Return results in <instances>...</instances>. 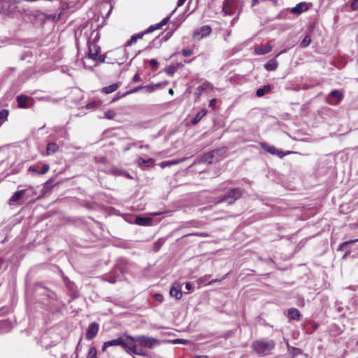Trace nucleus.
Returning <instances> with one entry per match:
<instances>
[{"label":"nucleus","mask_w":358,"mask_h":358,"mask_svg":"<svg viewBox=\"0 0 358 358\" xmlns=\"http://www.w3.org/2000/svg\"><path fill=\"white\" fill-rule=\"evenodd\" d=\"M160 343V340L148 336L141 335L132 336L125 335V338L120 336L116 339L104 342L101 350L103 352H105L108 347L121 345L124 351L129 355L134 354L147 357L148 352L144 348L152 349L159 345Z\"/></svg>","instance_id":"nucleus-1"},{"label":"nucleus","mask_w":358,"mask_h":358,"mask_svg":"<svg viewBox=\"0 0 358 358\" xmlns=\"http://www.w3.org/2000/svg\"><path fill=\"white\" fill-rule=\"evenodd\" d=\"M275 343L273 340L264 338L254 341L251 345L253 352L259 356H266L275 348Z\"/></svg>","instance_id":"nucleus-2"},{"label":"nucleus","mask_w":358,"mask_h":358,"mask_svg":"<svg viewBox=\"0 0 358 358\" xmlns=\"http://www.w3.org/2000/svg\"><path fill=\"white\" fill-rule=\"evenodd\" d=\"M100 50V47L96 43H89L87 58L95 62L96 64L103 63L106 59V55H99Z\"/></svg>","instance_id":"nucleus-3"},{"label":"nucleus","mask_w":358,"mask_h":358,"mask_svg":"<svg viewBox=\"0 0 358 358\" xmlns=\"http://www.w3.org/2000/svg\"><path fill=\"white\" fill-rule=\"evenodd\" d=\"M242 195V189L240 188L231 189L221 199V202L232 204Z\"/></svg>","instance_id":"nucleus-4"},{"label":"nucleus","mask_w":358,"mask_h":358,"mask_svg":"<svg viewBox=\"0 0 358 358\" xmlns=\"http://www.w3.org/2000/svg\"><path fill=\"white\" fill-rule=\"evenodd\" d=\"M260 146L266 152H267L273 155H277L280 158L291 153V152H289V151L284 152L277 149L275 147L265 142L260 143Z\"/></svg>","instance_id":"nucleus-5"},{"label":"nucleus","mask_w":358,"mask_h":358,"mask_svg":"<svg viewBox=\"0 0 358 358\" xmlns=\"http://www.w3.org/2000/svg\"><path fill=\"white\" fill-rule=\"evenodd\" d=\"M120 273L123 274L122 269L121 268H115L111 273L103 275L101 278L105 281L113 284L120 280Z\"/></svg>","instance_id":"nucleus-6"},{"label":"nucleus","mask_w":358,"mask_h":358,"mask_svg":"<svg viewBox=\"0 0 358 358\" xmlns=\"http://www.w3.org/2000/svg\"><path fill=\"white\" fill-rule=\"evenodd\" d=\"M224 152V149H216L213 150L208 153L204 154L201 157V161L205 163L212 164L214 159L215 160L219 159V155Z\"/></svg>","instance_id":"nucleus-7"},{"label":"nucleus","mask_w":358,"mask_h":358,"mask_svg":"<svg viewBox=\"0 0 358 358\" xmlns=\"http://www.w3.org/2000/svg\"><path fill=\"white\" fill-rule=\"evenodd\" d=\"M212 32V29L209 25H204L199 29L194 31L193 38L195 40L200 41L206 36H208Z\"/></svg>","instance_id":"nucleus-8"},{"label":"nucleus","mask_w":358,"mask_h":358,"mask_svg":"<svg viewBox=\"0 0 358 358\" xmlns=\"http://www.w3.org/2000/svg\"><path fill=\"white\" fill-rule=\"evenodd\" d=\"M343 96L341 92L338 90H333L330 92L327 97V102L333 106L338 104L343 99Z\"/></svg>","instance_id":"nucleus-9"},{"label":"nucleus","mask_w":358,"mask_h":358,"mask_svg":"<svg viewBox=\"0 0 358 358\" xmlns=\"http://www.w3.org/2000/svg\"><path fill=\"white\" fill-rule=\"evenodd\" d=\"M99 329V326L97 323L93 322L90 324L86 333V338L88 340L93 339L96 336Z\"/></svg>","instance_id":"nucleus-10"},{"label":"nucleus","mask_w":358,"mask_h":358,"mask_svg":"<svg viewBox=\"0 0 358 358\" xmlns=\"http://www.w3.org/2000/svg\"><path fill=\"white\" fill-rule=\"evenodd\" d=\"M213 89L212 85L209 82H204L201 85H199L195 92L196 99H198L202 92L206 90Z\"/></svg>","instance_id":"nucleus-11"},{"label":"nucleus","mask_w":358,"mask_h":358,"mask_svg":"<svg viewBox=\"0 0 358 358\" xmlns=\"http://www.w3.org/2000/svg\"><path fill=\"white\" fill-rule=\"evenodd\" d=\"M170 295L175 297L177 299H180L182 293L181 292L180 286L179 283L173 285L170 289Z\"/></svg>","instance_id":"nucleus-12"},{"label":"nucleus","mask_w":358,"mask_h":358,"mask_svg":"<svg viewBox=\"0 0 358 358\" xmlns=\"http://www.w3.org/2000/svg\"><path fill=\"white\" fill-rule=\"evenodd\" d=\"M307 10H308V6H307L306 3L301 2V3H298L295 7H293L291 9V12L293 14L299 15Z\"/></svg>","instance_id":"nucleus-13"},{"label":"nucleus","mask_w":358,"mask_h":358,"mask_svg":"<svg viewBox=\"0 0 358 358\" xmlns=\"http://www.w3.org/2000/svg\"><path fill=\"white\" fill-rule=\"evenodd\" d=\"M271 50L272 46L269 44H266L262 46L256 47L255 50L257 55H262L270 52Z\"/></svg>","instance_id":"nucleus-14"},{"label":"nucleus","mask_w":358,"mask_h":358,"mask_svg":"<svg viewBox=\"0 0 358 358\" xmlns=\"http://www.w3.org/2000/svg\"><path fill=\"white\" fill-rule=\"evenodd\" d=\"M287 317L290 320H300L301 315L300 314V312L295 308H291L288 310V314Z\"/></svg>","instance_id":"nucleus-15"},{"label":"nucleus","mask_w":358,"mask_h":358,"mask_svg":"<svg viewBox=\"0 0 358 358\" xmlns=\"http://www.w3.org/2000/svg\"><path fill=\"white\" fill-rule=\"evenodd\" d=\"M152 222V219L148 217H138L135 221V223L140 226H150Z\"/></svg>","instance_id":"nucleus-16"},{"label":"nucleus","mask_w":358,"mask_h":358,"mask_svg":"<svg viewBox=\"0 0 358 358\" xmlns=\"http://www.w3.org/2000/svg\"><path fill=\"white\" fill-rule=\"evenodd\" d=\"M59 150V146L55 143H49L46 146V155H51L57 152Z\"/></svg>","instance_id":"nucleus-17"},{"label":"nucleus","mask_w":358,"mask_h":358,"mask_svg":"<svg viewBox=\"0 0 358 358\" xmlns=\"http://www.w3.org/2000/svg\"><path fill=\"white\" fill-rule=\"evenodd\" d=\"M142 89H145L147 92H151L153 90V87H150V86H139V87H136L131 90H129V91L126 92L122 96H125L127 95L136 93V92L140 91L141 90H142Z\"/></svg>","instance_id":"nucleus-18"},{"label":"nucleus","mask_w":358,"mask_h":358,"mask_svg":"<svg viewBox=\"0 0 358 358\" xmlns=\"http://www.w3.org/2000/svg\"><path fill=\"white\" fill-rule=\"evenodd\" d=\"M99 38H100V36H99V31L96 29L93 30L90 34L89 39H88L87 44L91 43H94L96 44V42L99 41Z\"/></svg>","instance_id":"nucleus-19"},{"label":"nucleus","mask_w":358,"mask_h":358,"mask_svg":"<svg viewBox=\"0 0 358 358\" xmlns=\"http://www.w3.org/2000/svg\"><path fill=\"white\" fill-rule=\"evenodd\" d=\"M25 192H26V189H22V190L17 191L16 192L14 193V194L10 199V202L14 203V202L18 201L22 197V196L24 194Z\"/></svg>","instance_id":"nucleus-20"},{"label":"nucleus","mask_w":358,"mask_h":358,"mask_svg":"<svg viewBox=\"0 0 358 358\" xmlns=\"http://www.w3.org/2000/svg\"><path fill=\"white\" fill-rule=\"evenodd\" d=\"M165 241V238H160L158 240H157L153 244L152 250L155 252H158L162 247V245L164 244Z\"/></svg>","instance_id":"nucleus-21"},{"label":"nucleus","mask_w":358,"mask_h":358,"mask_svg":"<svg viewBox=\"0 0 358 358\" xmlns=\"http://www.w3.org/2000/svg\"><path fill=\"white\" fill-rule=\"evenodd\" d=\"M278 65V62L275 59H273L269 60L265 64V69L267 71H274L277 69Z\"/></svg>","instance_id":"nucleus-22"},{"label":"nucleus","mask_w":358,"mask_h":358,"mask_svg":"<svg viewBox=\"0 0 358 358\" xmlns=\"http://www.w3.org/2000/svg\"><path fill=\"white\" fill-rule=\"evenodd\" d=\"M27 96L20 95L17 97V103H18V106L20 108H27L28 106L27 104Z\"/></svg>","instance_id":"nucleus-23"},{"label":"nucleus","mask_w":358,"mask_h":358,"mask_svg":"<svg viewBox=\"0 0 358 358\" xmlns=\"http://www.w3.org/2000/svg\"><path fill=\"white\" fill-rule=\"evenodd\" d=\"M185 160V158L178 159V160H169L166 162H163L160 164L161 167L165 168L166 166H171L172 165L178 164L180 162H182Z\"/></svg>","instance_id":"nucleus-24"},{"label":"nucleus","mask_w":358,"mask_h":358,"mask_svg":"<svg viewBox=\"0 0 358 358\" xmlns=\"http://www.w3.org/2000/svg\"><path fill=\"white\" fill-rule=\"evenodd\" d=\"M206 114V112L205 110H201L200 111H199L196 116L194 117L192 119V124H197L203 117H204Z\"/></svg>","instance_id":"nucleus-25"},{"label":"nucleus","mask_w":358,"mask_h":358,"mask_svg":"<svg viewBox=\"0 0 358 358\" xmlns=\"http://www.w3.org/2000/svg\"><path fill=\"white\" fill-rule=\"evenodd\" d=\"M119 85L117 83H113L109 86L105 87L102 89V92L105 94H110L117 90Z\"/></svg>","instance_id":"nucleus-26"},{"label":"nucleus","mask_w":358,"mask_h":358,"mask_svg":"<svg viewBox=\"0 0 358 358\" xmlns=\"http://www.w3.org/2000/svg\"><path fill=\"white\" fill-rule=\"evenodd\" d=\"M231 1V0H226V3L223 5L222 11L225 15H231L234 14L233 9L229 5Z\"/></svg>","instance_id":"nucleus-27"},{"label":"nucleus","mask_w":358,"mask_h":358,"mask_svg":"<svg viewBox=\"0 0 358 358\" xmlns=\"http://www.w3.org/2000/svg\"><path fill=\"white\" fill-rule=\"evenodd\" d=\"M358 241V239H356V240H351V241H346V242H344L338 248V250H341V251H345L346 252H350V250L348 248V245L351 243H354L355 242Z\"/></svg>","instance_id":"nucleus-28"},{"label":"nucleus","mask_w":358,"mask_h":358,"mask_svg":"<svg viewBox=\"0 0 358 358\" xmlns=\"http://www.w3.org/2000/svg\"><path fill=\"white\" fill-rule=\"evenodd\" d=\"M138 164L142 168H144L145 166H149L150 164H152L153 162L152 159H144L142 157H139L138 159Z\"/></svg>","instance_id":"nucleus-29"},{"label":"nucleus","mask_w":358,"mask_h":358,"mask_svg":"<svg viewBox=\"0 0 358 358\" xmlns=\"http://www.w3.org/2000/svg\"><path fill=\"white\" fill-rule=\"evenodd\" d=\"M270 91V87L268 85H265L262 88H259L256 92V95L258 97L263 96L265 94L268 93Z\"/></svg>","instance_id":"nucleus-30"},{"label":"nucleus","mask_w":358,"mask_h":358,"mask_svg":"<svg viewBox=\"0 0 358 358\" xmlns=\"http://www.w3.org/2000/svg\"><path fill=\"white\" fill-rule=\"evenodd\" d=\"M311 43V36L310 34L306 35L300 43V46L302 48H307Z\"/></svg>","instance_id":"nucleus-31"},{"label":"nucleus","mask_w":358,"mask_h":358,"mask_svg":"<svg viewBox=\"0 0 358 358\" xmlns=\"http://www.w3.org/2000/svg\"><path fill=\"white\" fill-rule=\"evenodd\" d=\"M143 35H144V34L142 33V34H135V35L132 36L131 37L130 40L127 42V45L131 46L133 44L136 43V41H138V39L141 38Z\"/></svg>","instance_id":"nucleus-32"},{"label":"nucleus","mask_w":358,"mask_h":358,"mask_svg":"<svg viewBox=\"0 0 358 358\" xmlns=\"http://www.w3.org/2000/svg\"><path fill=\"white\" fill-rule=\"evenodd\" d=\"M8 115V110L6 109H2L0 110V121L3 122L7 120V117Z\"/></svg>","instance_id":"nucleus-33"},{"label":"nucleus","mask_w":358,"mask_h":358,"mask_svg":"<svg viewBox=\"0 0 358 358\" xmlns=\"http://www.w3.org/2000/svg\"><path fill=\"white\" fill-rule=\"evenodd\" d=\"M161 29V27H160V24H159V23H158V24H155V25H152V26L149 27L148 28V29H147V30H145V31L143 32V34H150V33L152 32L153 31L157 30V29Z\"/></svg>","instance_id":"nucleus-34"},{"label":"nucleus","mask_w":358,"mask_h":358,"mask_svg":"<svg viewBox=\"0 0 358 358\" xmlns=\"http://www.w3.org/2000/svg\"><path fill=\"white\" fill-rule=\"evenodd\" d=\"M87 358H96V349L94 347L89 349Z\"/></svg>","instance_id":"nucleus-35"},{"label":"nucleus","mask_w":358,"mask_h":358,"mask_svg":"<svg viewBox=\"0 0 358 358\" xmlns=\"http://www.w3.org/2000/svg\"><path fill=\"white\" fill-rule=\"evenodd\" d=\"M105 117L108 120H112L115 116V113L113 110H108L104 113Z\"/></svg>","instance_id":"nucleus-36"},{"label":"nucleus","mask_w":358,"mask_h":358,"mask_svg":"<svg viewBox=\"0 0 358 358\" xmlns=\"http://www.w3.org/2000/svg\"><path fill=\"white\" fill-rule=\"evenodd\" d=\"M99 105V103L96 101H92V102H90L89 103H87L86 105V108L87 109H92V108H96V106H98Z\"/></svg>","instance_id":"nucleus-37"},{"label":"nucleus","mask_w":358,"mask_h":358,"mask_svg":"<svg viewBox=\"0 0 358 358\" xmlns=\"http://www.w3.org/2000/svg\"><path fill=\"white\" fill-rule=\"evenodd\" d=\"M49 169H50L49 165L48 164H44L42 166L41 171H39V174H42V175L45 174L49 171Z\"/></svg>","instance_id":"nucleus-38"},{"label":"nucleus","mask_w":358,"mask_h":358,"mask_svg":"<svg viewBox=\"0 0 358 358\" xmlns=\"http://www.w3.org/2000/svg\"><path fill=\"white\" fill-rule=\"evenodd\" d=\"M227 275L228 274L225 275L220 279H217V278L213 279L211 281L208 282L206 285H213V283H215V282H221L222 280H223L224 279H225L227 278Z\"/></svg>","instance_id":"nucleus-39"},{"label":"nucleus","mask_w":358,"mask_h":358,"mask_svg":"<svg viewBox=\"0 0 358 358\" xmlns=\"http://www.w3.org/2000/svg\"><path fill=\"white\" fill-rule=\"evenodd\" d=\"M149 63H150V66L152 69H156L157 68L158 62H157V59H152L150 60Z\"/></svg>","instance_id":"nucleus-40"},{"label":"nucleus","mask_w":358,"mask_h":358,"mask_svg":"<svg viewBox=\"0 0 358 358\" xmlns=\"http://www.w3.org/2000/svg\"><path fill=\"white\" fill-rule=\"evenodd\" d=\"M188 343H189V341L187 340L180 339V338L174 339L173 341V343H174V344H178V343L187 344Z\"/></svg>","instance_id":"nucleus-41"},{"label":"nucleus","mask_w":358,"mask_h":358,"mask_svg":"<svg viewBox=\"0 0 358 358\" xmlns=\"http://www.w3.org/2000/svg\"><path fill=\"white\" fill-rule=\"evenodd\" d=\"M54 180L52 178L49 179L45 184L46 188H50L53 186Z\"/></svg>","instance_id":"nucleus-42"},{"label":"nucleus","mask_w":358,"mask_h":358,"mask_svg":"<svg viewBox=\"0 0 358 358\" xmlns=\"http://www.w3.org/2000/svg\"><path fill=\"white\" fill-rule=\"evenodd\" d=\"M351 8L354 10L358 9V0H353V1L351 3Z\"/></svg>","instance_id":"nucleus-43"},{"label":"nucleus","mask_w":358,"mask_h":358,"mask_svg":"<svg viewBox=\"0 0 358 358\" xmlns=\"http://www.w3.org/2000/svg\"><path fill=\"white\" fill-rule=\"evenodd\" d=\"M166 72L170 75V76H173L174 72H175V69L174 67H172V66H169V68L166 69Z\"/></svg>","instance_id":"nucleus-44"},{"label":"nucleus","mask_w":358,"mask_h":358,"mask_svg":"<svg viewBox=\"0 0 358 358\" xmlns=\"http://www.w3.org/2000/svg\"><path fill=\"white\" fill-rule=\"evenodd\" d=\"M29 171L34 173H39V171L37 169V166H31L29 168Z\"/></svg>","instance_id":"nucleus-45"},{"label":"nucleus","mask_w":358,"mask_h":358,"mask_svg":"<svg viewBox=\"0 0 358 358\" xmlns=\"http://www.w3.org/2000/svg\"><path fill=\"white\" fill-rule=\"evenodd\" d=\"M192 52L189 49H185L182 51V55L184 57H189L192 55Z\"/></svg>","instance_id":"nucleus-46"},{"label":"nucleus","mask_w":358,"mask_h":358,"mask_svg":"<svg viewBox=\"0 0 358 358\" xmlns=\"http://www.w3.org/2000/svg\"><path fill=\"white\" fill-rule=\"evenodd\" d=\"M132 80L134 83L139 82L141 80V76H140L139 73H136L134 76Z\"/></svg>","instance_id":"nucleus-47"},{"label":"nucleus","mask_w":358,"mask_h":358,"mask_svg":"<svg viewBox=\"0 0 358 358\" xmlns=\"http://www.w3.org/2000/svg\"><path fill=\"white\" fill-rule=\"evenodd\" d=\"M169 17H166L164 18V19L162 20V21L161 22H159V24H160L161 28H162L164 25L166 24V23L169 22Z\"/></svg>","instance_id":"nucleus-48"},{"label":"nucleus","mask_w":358,"mask_h":358,"mask_svg":"<svg viewBox=\"0 0 358 358\" xmlns=\"http://www.w3.org/2000/svg\"><path fill=\"white\" fill-rule=\"evenodd\" d=\"M185 288L188 291H192L194 289V286L192 282H186L185 283Z\"/></svg>","instance_id":"nucleus-49"},{"label":"nucleus","mask_w":358,"mask_h":358,"mask_svg":"<svg viewBox=\"0 0 358 358\" xmlns=\"http://www.w3.org/2000/svg\"><path fill=\"white\" fill-rule=\"evenodd\" d=\"M154 296L157 301H162L163 300V296L160 294H155Z\"/></svg>","instance_id":"nucleus-50"},{"label":"nucleus","mask_w":358,"mask_h":358,"mask_svg":"<svg viewBox=\"0 0 358 358\" xmlns=\"http://www.w3.org/2000/svg\"><path fill=\"white\" fill-rule=\"evenodd\" d=\"M136 144L134 143H129L128 144L124 149H123V151L124 152H127L129 150H130V148L132 147V146H134Z\"/></svg>","instance_id":"nucleus-51"},{"label":"nucleus","mask_w":358,"mask_h":358,"mask_svg":"<svg viewBox=\"0 0 358 358\" xmlns=\"http://www.w3.org/2000/svg\"><path fill=\"white\" fill-rule=\"evenodd\" d=\"M196 236H200V237H208V234H206V233H196L195 234Z\"/></svg>","instance_id":"nucleus-52"},{"label":"nucleus","mask_w":358,"mask_h":358,"mask_svg":"<svg viewBox=\"0 0 358 358\" xmlns=\"http://www.w3.org/2000/svg\"><path fill=\"white\" fill-rule=\"evenodd\" d=\"M215 103H216V99H212L210 101V103H209V106L210 107H213L215 105Z\"/></svg>","instance_id":"nucleus-53"},{"label":"nucleus","mask_w":358,"mask_h":358,"mask_svg":"<svg viewBox=\"0 0 358 358\" xmlns=\"http://www.w3.org/2000/svg\"><path fill=\"white\" fill-rule=\"evenodd\" d=\"M187 0H178L177 6L178 7L182 6Z\"/></svg>","instance_id":"nucleus-54"},{"label":"nucleus","mask_w":358,"mask_h":358,"mask_svg":"<svg viewBox=\"0 0 358 358\" xmlns=\"http://www.w3.org/2000/svg\"><path fill=\"white\" fill-rule=\"evenodd\" d=\"M259 0H252V6H254L259 3Z\"/></svg>","instance_id":"nucleus-55"},{"label":"nucleus","mask_w":358,"mask_h":358,"mask_svg":"<svg viewBox=\"0 0 358 358\" xmlns=\"http://www.w3.org/2000/svg\"><path fill=\"white\" fill-rule=\"evenodd\" d=\"M207 278V276H204L203 278H201L199 279V282L201 283H204L206 282V278Z\"/></svg>","instance_id":"nucleus-56"},{"label":"nucleus","mask_w":358,"mask_h":358,"mask_svg":"<svg viewBox=\"0 0 358 358\" xmlns=\"http://www.w3.org/2000/svg\"><path fill=\"white\" fill-rule=\"evenodd\" d=\"M161 213H160V212H156V213H150V215H161Z\"/></svg>","instance_id":"nucleus-57"},{"label":"nucleus","mask_w":358,"mask_h":358,"mask_svg":"<svg viewBox=\"0 0 358 358\" xmlns=\"http://www.w3.org/2000/svg\"><path fill=\"white\" fill-rule=\"evenodd\" d=\"M285 52H286V50H285H285H282V51H280V52L276 55V57H278L280 55L283 54V53H285Z\"/></svg>","instance_id":"nucleus-58"},{"label":"nucleus","mask_w":358,"mask_h":358,"mask_svg":"<svg viewBox=\"0 0 358 358\" xmlns=\"http://www.w3.org/2000/svg\"><path fill=\"white\" fill-rule=\"evenodd\" d=\"M195 358H208L207 356H196Z\"/></svg>","instance_id":"nucleus-59"},{"label":"nucleus","mask_w":358,"mask_h":358,"mask_svg":"<svg viewBox=\"0 0 358 358\" xmlns=\"http://www.w3.org/2000/svg\"><path fill=\"white\" fill-rule=\"evenodd\" d=\"M169 92L171 94H173V89H169Z\"/></svg>","instance_id":"nucleus-60"},{"label":"nucleus","mask_w":358,"mask_h":358,"mask_svg":"<svg viewBox=\"0 0 358 358\" xmlns=\"http://www.w3.org/2000/svg\"><path fill=\"white\" fill-rule=\"evenodd\" d=\"M169 36H166L164 40L166 41Z\"/></svg>","instance_id":"nucleus-61"},{"label":"nucleus","mask_w":358,"mask_h":358,"mask_svg":"<svg viewBox=\"0 0 358 358\" xmlns=\"http://www.w3.org/2000/svg\"><path fill=\"white\" fill-rule=\"evenodd\" d=\"M111 9H112V8H110V9L109 10L108 15L110 13V12H111Z\"/></svg>","instance_id":"nucleus-62"},{"label":"nucleus","mask_w":358,"mask_h":358,"mask_svg":"<svg viewBox=\"0 0 358 358\" xmlns=\"http://www.w3.org/2000/svg\"><path fill=\"white\" fill-rule=\"evenodd\" d=\"M2 123H3V122L0 121V127L1 126Z\"/></svg>","instance_id":"nucleus-63"},{"label":"nucleus","mask_w":358,"mask_h":358,"mask_svg":"<svg viewBox=\"0 0 358 358\" xmlns=\"http://www.w3.org/2000/svg\"><path fill=\"white\" fill-rule=\"evenodd\" d=\"M357 345H358V341H357Z\"/></svg>","instance_id":"nucleus-64"}]
</instances>
